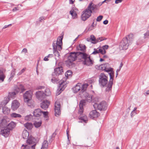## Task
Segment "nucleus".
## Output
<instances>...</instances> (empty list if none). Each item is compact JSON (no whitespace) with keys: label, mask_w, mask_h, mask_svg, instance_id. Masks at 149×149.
I'll return each instance as SVG.
<instances>
[{"label":"nucleus","mask_w":149,"mask_h":149,"mask_svg":"<svg viewBox=\"0 0 149 149\" xmlns=\"http://www.w3.org/2000/svg\"><path fill=\"white\" fill-rule=\"evenodd\" d=\"M24 126L28 130H30L33 127V125L31 123H27L24 124Z\"/></svg>","instance_id":"nucleus-24"},{"label":"nucleus","mask_w":149,"mask_h":149,"mask_svg":"<svg viewBox=\"0 0 149 149\" xmlns=\"http://www.w3.org/2000/svg\"><path fill=\"white\" fill-rule=\"evenodd\" d=\"M149 36V31H147L144 34V38H147Z\"/></svg>","instance_id":"nucleus-50"},{"label":"nucleus","mask_w":149,"mask_h":149,"mask_svg":"<svg viewBox=\"0 0 149 149\" xmlns=\"http://www.w3.org/2000/svg\"><path fill=\"white\" fill-rule=\"evenodd\" d=\"M4 129L1 130V134L5 137H7L9 134L10 130L7 128H4Z\"/></svg>","instance_id":"nucleus-16"},{"label":"nucleus","mask_w":149,"mask_h":149,"mask_svg":"<svg viewBox=\"0 0 149 149\" xmlns=\"http://www.w3.org/2000/svg\"><path fill=\"white\" fill-rule=\"evenodd\" d=\"M82 93H84L83 95L86 98V97H87L89 95V94L88 93L86 92L85 91L84 92Z\"/></svg>","instance_id":"nucleus-52"},{"label":"nucleus","mask_w":149,"mask_h":149,"mask_svg":"<svg viewBox=\"0 0 149 149\" xmlns=\"http://www.w3.org/2000/svg\"><path fill=\"white\" fill-rule=\"evenodd\" d=\"M27 52V49L26 48H24V49H23L22 51V52H23L25 53Z\"/></svg>","instance_id":"nucleus-55"},{"label":"nucleus","mask_w":149,"mask_h":149,"mask_svg":"<svg viewBox=\"0 0 149 149\" xmlns=\"http://www.w3.org/2000/svg\"><path fill=\"white\" fill-rule=\"evenodd\" d=\"M79 110L78 113L80 115H81L83 112V107L82 106H79Z\"/></svg>","instance_id":"nucleus-38"},{"label":"nucleus","mask_w":149,"mask_h":149,"mask_svg":"<svg viewBox=\"0 0 149 149\" xmlns=\"http://www.w3.org/2000/svg\"><path fill=\"white\" fill-rule=\"evenodd\" d=\"M134 38L133 35L130 33L127 37L123 38L119 45L120 49L122 50L127 49L128 46L132 43Z\"/></svg>","instance_id":"nucleus-4"},{"label":"nucleus","mask_w":149,"mask_h":149,"mask_svg":"<svg viewBox=\"0 0 149 149\" xmlns=\"http://www.w3.org/2000/svg\"><path fill=\"white\" fill-rule=\"evenodd\" d=\"M44 18L43 17H41L40 18V21H41L43 19H44Z\"/></svg>","instance_id":"nucleus-64"},{"label":"nucleus","mask_w":149,"mask_h":149,"mask_svg":"<svg viewBox=\"0 0 149 149\" xmlns=\"http://www.w3.org/2000/svg\"><path fill=\"white\" fill-rule=\"evenodd\" d=\"M44 60L45 61H48L49 60V59H48V57L47 56L45 57L44 58Z\"/></svg>","instance_id":"nucleus-58"},{"label":"nucleus","mask_w":149,"mask_h":149,"mask_svg":"<svg viewBox=\"0 0 149 149\" xmlns=\"http://www.w3.org/2000/svg\"><path fill=\"white\" fill-rule=\"evenodd\" d=\"M11 25V24H9V25H5L3 27V29H5V28L8 27L9 26Z\"/></svg>","instance_id":"nucleus-62"},{"label":"nucleus","mask_w":149,"mask_h":149,"mask_svg":"<svg viewBox=\"0 0 149 149\" xmlns=\"http://www.w3.org/2000/svg\"><path fill=\"white\" fill-rule=\"evenodd\" d=\"M99 53H100L102 54H104L106 53V51L104 50L102 51V48H100V47L97 48V49H94V51L92 53L93 54H96Z\"/></svg>","instance_id":"nucleus-19"},{"label":"nucleus","mask_w":149,"mask_h":149,"mask_svg":"<svg viewBox=\"0 0 149 149\" xmlns=\"http://www.w3.org/2000/svg\"><path fill=\"white\" fill-rule=\"evenodd\" d=\"M32 116L31 115H28L25 116L24 119L26 120H31Z\"/></svg>","instance_id":"nucleus-41"},{"label":"nucleus","mask_w":149,"mask_h":149,"mask_svg":"<svg viewBox=\"0 0 149 149\" xmlns=\"http://www.w3.org/2000/svg\"><path fill=\"white\" fill-rule=\"evenodd\" d=\"M86 101L88 102H90L92 100V96L91 95H89L87 97H86Z\"/></svg>","instance_id":"nucleus-39"},{"label":"nucleus","mask_w":149,"mask_h":149,"mask_svg":"<svg viewBox=\"0 0 149 149\" xmlns=\"http://www.w3.org/2000/svg\"><path fill=\"white\" fill-rule=\"evenodd\" d=\"M59 79L57 78L53 77L51 79L52 82L54 83H57Z\"/></svg>","instance_id":"nucleus-42"},{"label":"nucleus","mask_w":149,"mask_h":149,"mask_svg":"<svg viewBox=\"0 0 149 149\" xmlns=\"http://www.w3.org/2000/svg\"><path fill=\"white\" fill-rule=\"evenodd\" d=\"M63 73L62 67H58L54 69V73L56 74H61Z\"/></svg>","instance_id":"nucleus-20"},{"label":"nucleus","mask_w":149,"mask_h":149,"mask_svg":"<svg viewBox=\"0 0 149 149\" xmlns=\"http://www.w3.org/2000/svg\"><path fill=\"white\" fill-rule=\"evenodd\" d=\"M103 16L102 15H100L97 18L96 20L97 22H100L102 19Z\"/></svg>","instance_id":"nucleus-45"},{"label":"nucleus","mask_w":149,"mask_h":149,"mask_svg":"<svg viewBox=\"0 0 149 149\" xmlns=\"http://www.w3.org/2000/svg\"><path fill=\"white\" fill-rule=\"evenodd\" d=\"M45 95L49 96L50 95L51 93L49 88H47L45 90V93H44Z\"/></svg>","instance_id":"nucleus-36"},{"label":"nucleus","mask_w":149,"mask_h":149,"mask_svg":"<svg viewBox=\"0 0 149 149\" xmlns=\"http://www.w3.org/2000/svg\"><path fill=\"white\" fill-rule=\"evenodd\" d=\"M76 59L82 61L83 64L88 66H91L93 63V61L88 55L84 52H79L71 53L66 63L70 65Z\"/></svg>","instance_id":"nucleus-1"},{"label":"nucleus","mask_w":149,"mask_h":149,"mask_svg":"<svg viewBox=\"0 0 149 149\" xmlns=\"http://www.w3.org/2000/svg\"><path fill=\"white\" fill-rule=\"evenodd\" d=\"M42 121L40 120L38 121H35L33 123V125L36 128L40 127L42 125Z\"/></svg>","instance_id":"nucleus-29"},{"label":"nucleus","mask_w":149,"mask_h":149,"mask_svg":"<svg viewBox=\"0 0 149 149\" xmlns=\"http://www.w3.org/2000/svg\"><path fill=\"white\" fill-rule=\"evenodd\" d=\"M49 104V102L48 100H44L41 103L40 106L42 109H46L48 107Z\"/></svg>","instance_id":"nucleus-17"},{"label":"nucleus","mask_w":149,"mask_h":149,"mask_svg":"<svg viewBox=\"0 0 149 149\" xmlns=\"http://www.w3.org/2000/svg\"><path fill=\"white\" fill-rule=\"evenodd\" d=\"M108 63H105L100 65H96L95 68L98 70L104 71L109 74H114V72L113 69L110 67Z\"/></svg>","instance_id":"nucleus-5"},{"label":"nucleus","mask_w":149,"mask_h":149,"mask_svg":"<svg viewBox=\"0 0 149 149\" xmlns=\"http://www.w3.org/2000/svg\"><path fill=\"white\" fill-rule=\"evenodd\" d=\"M92 12L90 10L86 9L82 12L81 18L82 20L85 21L88 19L91 15Z\"/></svg>","instance_id":"nucleus-9"},{"label":"nucleus","mask_w":149,"mask_h":149,"mask_svg":"<svg viewBox=\"0 0 149 149\" xmlns=\"http://www.w3.org/2000/svg\"><path fill=\"white\" fill-rule=\"evenodd\" d=\"M10 110L8 108L4 107L3 109V112L4 114L8 115L10 112Z\"/></svg>","instance_id":"nucleus-31"},{"label":"nucleus","mask_w":149,"mask_h":149,"mask_svg":"<svg viewBox=\"0 0 149 149\" xmlns=\"http://www.w3.org/2000/svg\"><path fill=\"white\" fill-rule=\"evenodd\" d=\"M96 8V5L91 1L89 3L87 8L86 9L88 10H91L92 12V11L94 10Z\"/></svg>","instance_id":"nucleus-21"},{"label":"nucleus","mask_w":149,"mask_h":149,"mask_svg":"<svg viewBox=\"0 0 149 149\" xmlns=\"http://www.w3.org/2000/svg\"><path fill=\"white\" fill-rule=\"evenodd\" d=\"M11 117L12 118H20L21 117V116L18 114L15 113H12L10 115Z\"/></svg>","instance_id":"nucleus-33"},{"label":"nucleus","mask_w":149,"mask_h":149,"mask_svg":"<svg viewBox=\"0 0 149 149\" xmlns=\"http://www.w3.org/2000/svg\"><path fill=\"white\" fill-rule=\"evenodd\" d=\"M53 56V55L52 54H49L47 56L48 57V58H51Z\"/></svg>","instance_id":"nucleus-61"},{"label":"nucleus","mask_w":149,"mask_h":149,"mask_svg":"<svg viewBox=\"0 0 149 149\" xmlns=\"http://www.w3.org/2000/svg\"><path fill=\"white\" fill-rule=\"evenodd\" d=\"M80 118L81 119V120H83L84 122H86V121L87 120V118L86 116H84V117H81Z\"/></svg>","instance_id":"nucleus-48"},{"label":"nucleus","mask_w":149,"mask_h":149,"mask_svg":"<svg viewBox=\"0 0 149 149\" xmlns=\"http://www.w3.org/2000/svg\"><path fill=\"white\" fill-rule=\"evenodd\" d=\"M95 109H97L100 110H105L107 109V104L105 101H103L99 104L95 103L93 105Z\"/></svg>","instance_id":"nucleus-10"},{"label":"nucleus","mask_w":149,"mask_h":149,"mask_svg":"<svg viewBox=\"0 0 149 149\" xmlns=\"http://www.w3.org/2000/svg\"><path fill=\"white\" fill-rule=\"evenodd\" d=\"M86 100H81L79 106H82L83 107L84 105H85V103L86 102Z\"/></svg>","instance_id":"nucleus-40"},{"label":"nucleus","mask_w":149,"mask_h":149,"mask_svg":"<svg viewBox=\"0 0 149 149\" xmlns=\"http://www.w3.org/2000/svg\"><path fill=\"white\" fill-rule=\"evenodd\" d=\"M19 103L16 100H14L11 104V109L13 110H16L19 107Z\"/></svg>","instance_id":"nucleus-13"},{"label":"nucleus","mask_w":149,"mask_h":149,"mask_svg":"<svg viewBox=\"0 0 149 149\" xmlns=\"http://www.w3.org/2000/svg\"><path fill=\"white\" fill-rule=\"evenodd\" d=\"M75 0H69V3L70 4H72L73 3Z\"/></svg>","instance_id":"nucleus-59"},{"label":"nucleus","mask_w":149,"mask_h":149,"mask_svg":"<svg viewBox=\"0 0 149 149\" xmlns=\"http://www.w3.org/2000/svg\"><path fill=\"white\" fill-rule=\"evenodd\" d=\"M68 75H65V77L59 82V86L56 93V96L59 95L66 87L67 83L66 82V80L68 78Z\"/></svg>","instance_id":"nucleus-6"},{"label":"nucleus","mask_w":149,"mask_h":149,"mask_svg":"<svg viewBox=\"0 0 149 149\" xmlns=\"http://www.w3.org/2000/svg\"><path fill=\"white\" fill-rule=\"evenodd\" d=\"M100 116L99 113L97 112L96 110H95L91 111L89 113L90 117L93 119L98 117Z\"/></svg>","instance_id":"nucleus-14"},{"label":"nucleus","mask_w":149,"mask_h":149,"mask_svg":"<svg viewBox=\"0 0 149 149\" xmlns=\"http://www.w3.org/2000/svg\"><path fill=\"white\" fill-rule=\"evenodd\" d=\"M110 79L108 84V78L106 75H100L99 76V84L102 87H106V91H109L112 88L113 84V80L114 75H109Z\"/></svg>","instance_id":"nucleus-2"},{"label":"nucleus","mask_w":149,"mask_h":149,"mask_svg":"<svg viewBox=\"0 0 149 149\" xmlns=\"http://www.w3.org/2000/svg\"><path fill=\"white\" fill-rule=\"evenodd\" d=\"M105 39H106L103 37H99L96 39V41L95 42V43L96 44L97 42H101Z\"/></svg>","instance_id":"nucleus-35"},{"label":"nucleus","mask_w":149,"mask_h":149,"mask_svg":"<svg viewBox=\"0 0 149 149\" xmlns=\"http://www.w3.org/2000/svg\"><path fill=\"white\" fill-rule=\"evenodd\" d=\"M78 10L75 8H73L70 11V14L71 15L73 19L77 18V11Z\"/></svg>","instance_id":"nucleus-15"},{"label":"nucleus","mask_w":149,"mask_h":149,"mask_svg":"<svg viewBox=\"0 0 149 149\" xmlns=\"http://www.w3.org/2000/svg\"><path fill=\"white\" fill-rule=\"evenodd\" d=\"M48 145L47 141L46 140L44 141L42 144V146L41 149H47Z\"/></svg>","instance_id":"nucleus-25"},{"label":"nucleus","mask_w":149,"mask_h":149,"mask_svg":"<svg viewBox=\"0 0 149 149\" xmlns=\"http://www.w3.org/2000/svg\"><path fill=\"white\" fill-rule=\"evenodd\" d=\"M22 147H24L23 149H30V147L28 145H24V144L22 145Z\"/></svg>","instance_id":"nucleus-46"},{"label":"nucleus","mask_w":149,"mask_h":149,"mask_svg":"<svg viewBox=\"0 0 149 149\" xmlns=\"http://www.w3.org/2000/svg\"><path fill=\"white\" fill-rule=\"evenodd\" d=\"M18 10L19 9L18 8V7H15L14 9H13V10L14 12L15 11Z\"/></svg>","instance_id":"nucleus-56"},{"label":"nucleus","mask_w":149,"mask_h":149,"mask_svg":"<svg viewBox=\"0 0 149 149\" xmlns=\"http://www.w3.org/2000/svg\"><path fill=\"white\" fill-rule=\"evenodd\" d=\"M29 136V133L26 130H24L22 132V136L24 139H27Z\"/></svg>","instance_id":"nucleus-26"},{"label":"nucleus","mask_w":149,"mask_h":149,"mask_svg":"<svg viewBox=\"0 0 149 149\" xmlns=\"http://www.w3.org/2000/svg\"><path fill=\"white\" fill-rule=\"evenodd\" d=\"M33 113L34 116L36 117H39L43 114L44 117L46 118V120H48V112L47 111H43L40 109H37L34 110Z\"/></svg>","instance_id":"nucleus-8"},{"label":"nucleus","mask_w":149,"mask_h":149,"mask_svg":"<svg viewBox=\"0 0 149 149\" xmlns=\"http://www.w3.org/2000/svg\"><path fill=\"white\" fill-rule=\"evenodd\" d=\"M5 72V70L3 69H0V74H3Z\"/></svg>","instance_id":"nucleus-51"},{"label":"nucleus","mask_w":149,"mask_h":149,"mask_svg":"<svg viewBox=\"0 0 149 149\" xmlns=\"http://www.w3.org/2000/svg\"><path fill=\"white\" fill-rule=\"evenodd\" d=\"M73 74L72 72L70 70H67L65 73V74Z\"/></svg>","instance_id":"nucleus-47"},{"label":"nucleus","mask_w":149,"mask_h":149,"mask_svg":"<svg viewBox=\"0 0 149 149\" xmlns=\"http://www.w3.org/2000/svg\"><path fill=\"white\" fill-rule=\"evenodd\" d=\"M95 26V25L94 24V22H93L91 25L88 29V30L89 31H91L92 30L94 29V27Z\"/></svg>","instance_id":"nucleus-44"},{"label":"nucleus","mask_w":149,"mask_h":149,"mask_svg":"<svg viewBox=\"0 0 149 149\" xmlns=\"http://www.w3.org/2000/svg\"><path fill=\"white\" fill-rule=\"evenodd\" d=\"M16 95V93L15 92H11L9 93L8 97L9 98H13L14 96Z\"/></svg>","instance_id":"nucleus-34"},{"label":"nucleus","mask_w":149,"mask_h":149,"mask_svg":"<svg viewBox=\"0 0 149 149\" xmlns=\"http://www.w3.org/2000/svg\"><path fill=\"white\" fill-rule=\"evenodd\" d=\"M8 124L6 120L4 119L2 120L0 125L3 126L5 128H6V127H7Z\"/></svg>","instance_id":"nucleus-32"},{"label":"nucleus","mask_w":149,"mask_h":149,"mask_svg":"<svg viewBox=\"0 0 149 149\" xmlns=\"http://www.w3.org/2000/svg\"><path fill=\"white\" fill-rule=\"evenodd\" d=\"M82 84L81 83H78L75 87L73 88V90L74 93H77L81 88Z\"/></svg>","instance_id":"nucleus-18"},{"label":"nucleus","mask_w":149,"mask_h":149,"mask_svg":"<svg viewBox=\"0 0 149 149\" xmlns=\"http://www.w3.org/2000/svg\"><path fill=\"white\" fill-rule=\"evenodd\" d=\"M15 126V124L14 122H12L8 124L7 128L10 130L14 128Z\"/></svg>","instance_id":"nucleus-28"},{"label":"nucleus","mask_w":149,"mask_h":149,"mask_svg":"<svg viewBox=\"0 0 149 149\" xmlns=\"http://www.w3.org/2000/svg\"><path fill=\"white\" fill-rule=\"evenodd\" d=\"M88 86V84L86 83L84 84L83 85L82 84L81 92H84L85 91H86Z\"/></svg>","instance_id":"nucleus-30"},{"label":"nucleus","mask_w":149,"mask_h":149,"mask_svg":"<svg viewBox=\"0 0 149 149\" xmlns=\"http://www.w3.org/2000/svg\"><path fill=\"white\" fill-rule=\"evenodd\" d=\"M4 78V75H0V82L3 81Z\"/></svg>","instance_id":"nucleus-49"},{"label":"nucleus","mask_w":149,"mask_h":149,"mask_svg":"<svg viewBox=\"0 0 149 149\" xmlns=\"http://www.w3.org/2000/svg\"><path fill=\"white\" fill-rule=\"evenodd\" d=\"M85 46L83 44H80L77 47V49L78 50L84 51L85 50Z\"/></svg>","instance_id":"nucleus-27"},{"label":"nucleus","mask_w":149,"mask_h":149,"mask_svg":"<svg viewBox=\"0 0 149 149\" xmlns=\"http://www.w3.org/2000/svg\"><path fill=\"white\" fill-rule=\"evenodd\" d=\"M123 0H116L115 1V3L116 4H118L120 3H121L122 2Z\"/></svg>","instance_id":"nucleus-54"},{"label":"nucleus","mask_w":149,"mask_h":149,"mask_svg":"<svg viewBox=\"0 0 149 149\" xmlns=\"http://www.w3.org/2000/svg\"><path fill=\"white\" fill-rule=\"evenodd\" d=\"M25 69L26 68H23L21 71V72H20V74H22L24 72V71L25 70Z\"/></svg>","instance_id":"nucleus-57"},{"label":"nucleus","mask_w":149,"mask_h":149,"mask_svg":"<svg viewBox=\"0 0 149 149\" xmlns=\"http://www.w3.org/2000/svg\"><path fill=\"white\" fill-rule=\"evenodd\" d=\"M137 108L136 107H135L134 109L133 110V111H132V113H131V115L132 116V115L134 113L136 114V113L135 112V111L136 109Z\"/></svg>","instance_id":"nucleus-53"},{"label":"nucleus","mask_w":149,"mask_h":149,"mask_svg":"<svg viewBox=\"0 0 149 149\" xmlns=\"http://www.w3.org/2000/svg\"><path fill=\"white\" fill-rule=\"evenodd\" d=\"M32 95V93L31 91H27L24 95V101L29 106H31L30 102L32 101L31 100Z\"/></svg>","instance_id":"nucleus-7"},{"label":"nucleus","mask_w":149,"mask_h":149,"mask_svg":"<svg viewBox=\"0 0 149 149\" xmlns=\"http://www.w3.org/2000/svg\"><path fill=\"white\" fill-rule=\"evenodd\" d=\"M109 47V46L107 45H106L103 46L102 47H100V48H102V51L104 50L106 51V50Z\"/></svg>","instance_id":"nucleus-43"},{"label":"nucleus","mask_w":149,"mask_h":149,"mask_svg":"<svg viewBox=\"0 0 149 149\" xmlns=\"http://www.w3.org/2000/svg\"><path fill=\"white\" fill-rule=\"evenodd\" d=\"M36 139L32 136H30L26 141V143L27 144L30 145L32 149H34L35 147L36 144Z\"/></svg>","instance_id":"nucleus-11"},{"label":"nucleus","mask_w":149,"mask_h":149,"mask_svg":"<svg viewBox=\"0 0 149 149\" xmlns=\"http://www.w3.org/2000/svg\"><path fill=\"white\" fill-rule=\"evenodd\" d=\"M145 95H149V90L147 91L146 93H144Z\"/></svg>","instance_id":"nucleus-63"},{"label":"nucleus","mask_w":149,"mask_h":149,"mask_svg":"<svg viewBox=\"0 0 149 149\" xmlns=\"http://www.w3.org/2000/svg\"><path fill=\"white\" fill-rule=\"evenodd\" d=\"M20 89L21 91V92H23L24 90H25V89H24V86L22 85H20L18 87V89H16V90L17 92H19L20 91Z\"/></svg>","instance_id":"nucleus-37"},{"label":"nucleus","mask_w":149,"mask_h":149,"mask_svg":"<svg viewBox=\"0 0 149 149\" xmlns=\"http://www.w3.org/2000/svg\"><path fill=\"white\" fill-rule=\"evenodd\" d=\"M63 36H61L58 38L56 41H54L53 44L54 49V53L56 60H58L60 56L59 53L57 50L60 51L62 49L61 46L62 45Z\"/></svg>","instance_id":"nucleus-3"},{"label":"nucleus","mask_w":149,"mask_h":149,"mask_svg":"<svg viewBox=\"0 0 149 149\" xmlns=\"http://www.w3.org/2000/svg\"><path fill=\"white\" fill-rule=\"evenodd\" d=\"M87 40L88 41H90L92 43L95 44V42L96 40V38L94 36L92 35L90 36V38H88Z\"/></svg>","instance_id":"nucleus-23"},{"label":"nucleus","mask_w":149,"mask_h":149,"mask_svg":"<svg viewBox=\"0 0 149 149\" xmlns=\"http://www.w3.org/2000/svg\"><path fill=\"white\" fill-rule=\"evenodd\" d=\"M108 21L107 20H106L103 22V24H107L108 23Z\"/></svg>","instance_id":"nucleus-60"},{"label":"nucleus","mask_w":149,"mask_h":149,"mask_svg":"<svg viewBox=\"0 0 149 149\" xmlns=\"http://www.w3.org/2000/svg\"><path fill=\"white\" fill-rule=\"evenodd\" d=\"M36 95L38 98L40 99L44 98L45 96L44 93L41 91H38L36 93Z\"/></svg>","instance_id":"nucleus-22"},{"label":"nucleus","mask_w":149,"mask_h":149,"mask_svg":"<svg viewBox=\"0 0 149 149\" xmlns=\"http://www.w3.org/2000/svg\"><path fill=\"white\" fill-rule=\"evenodd\" d=\"M61 105L60 102L58 101H56L55 104V115H59L61 113L60 111Z\"/></svg>","instance_id":"nucleus-12"}]
</instances>
